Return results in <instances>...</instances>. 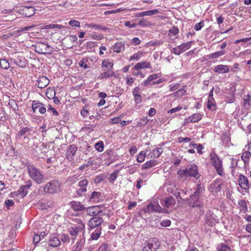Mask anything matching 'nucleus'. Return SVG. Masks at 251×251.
Segmentation results:
<instances>
[{
	"mask_svg": "<svg viewBox=\"0 0 251 251\" xmlns=\"http://www.w3.org/2000/svg\"><path fill=\"white\" fill-rule=\"evenodd\" d=\"M61 182L57 179H53L40 186L39 191H42L45 194L54 195L61 191Z\"/></svg>",
	"mask_w": 251,
	"mask_h": 251,
	"instance_id": "nucleus-1",
	"label": "nucleus"
},
{
	"mask_svg": "<svg viewBox=\"0 0 251 251\" xmlns=\"http://www.w3.org/2000/svg\"><path fill=\"white\" fill-rule=\"evenodd\" d=\"M27 170L30 177L37 184H41L45 182L46 178L43 173L33 165H28Z\"/></svg>",
	"mask_w": 251,
	"mask_h": 251,
	"instance_id": "nucleus-2",
	"label": "nucleus"
},
{
	"mask_svg": "<svg viewBox=\"0 0 251 251\" xmlns=\"http://www.w3.org/2000/svg\"><path fill=\"white\" fill-rule=\"evenodd\" d=\"M68 232L72 236V239L73 242H74L79 233H82V236H84L85 225L82 222H80L77 225L71 224L68 228Z\"/></svg>",
	"mask_w": 251,
	"mask_h": 251,
	"instance_id": "nucleus-3",
	"label": "nucleus"
},
{
	"mask_svg": "<svg viewBox=\"0 0 251 251\" xmlns=\"http://www.w3.org/2000/svg\"><path fill=\"white\" fill-rule=\"evenodd\" d=\"M177 174L180 178L184 176H191L198 179L200 176L198 171L197 166L195 165H191L190 167L185 169L180 170L177 171Z\"/></svg>",
	"mask_w": 251,
	"mask_h": 251,
	"instance_id": "nucleus-4",
	"label": "nucleus"
},
{
	"mask_svg": "<svg viewBox=\"0 0 251 251\" xmlns=\"http://www.w3.org/2000/svg\"><path fill=\"white\" fill-rule=\"evenodd\" d=\"M33 46L35 48L36 52L39 54H50L54 50V49L47 42H38Z\"/></svg>",
	"mask_w": 251,
	"mask_h": 251,
	"instance_id": "nucleus-5",
	"label": "nucleus"
},
{
	"mask_svg": "<svg viewBox=\"0 0 251 251\" xmlns=\"http://www.w3.org/2000/svg\"><path fill=\"white\" fill-rule=\"evenodd\" d=\"M209 157L211 163L216 169L217 174L221 176H224L225 175V172L222 168V161L220 159L218 155L214 152H211L210 154Z\"/></svg>",
	"mask_w": 251,
	"mask_h": 251,
	"instance_id": "nucleus-6",
	"label": "nucleus"
},
{
	"mask_svg": "<svg viewBox=\"0 0 251 251\" xmlns=\"http://www.w3.org/2000/svg\"><path fill=\"white\" fill-rule=\"evenodd\" d=\"M160 246V242L156 238H153L147 242V245L143 249V251H155Z\"/></svg>",
	"mask_w": 251,
	"mask_h": 251,
	"instance_id": "nucleus-7",
	"label": "nucleus"
},
{
	"mask_svg": "<svg viewBox=\"0 0 251 251\" xmlns=\"http://www.w3.org/2000/svg\"><path fill=\"white\" fill-rule=\"evenodd\" d=\"M31 129L28 127H21L19 131L16 135V138L17 139H23V141L28 142L29 138L27 135L30 134Z\"/></svg>",
	"mask_w": 251,
	"mask_h": 251,
	"instance_id": "nucleus-8",
	"label": "nucleus"
},
{
	"mask_svg": "<svg viewBox=\"0 0 251 251\" xmlns=\"http://www.w3.org/2000/svg\"><path fill=\"white\" fill-rule=\"evenodd\" d=\"M146 212L151 213L153 211L167 213L168 212V210L160 206L158 204H153L152 203L149 204L145 209Z\"/></svg>",
	"mask_w": 251,
	"mask_h": 251,
	"instance_id": "nucleus-9",
	"label": "nucleus"
},
{
	"mask_svg": "<svg viewBox=\"0 0 251 251\" xmlns=\"http://www.w3.org/2000/svg\"><path fill=\"white\" fill-rule=\"evenodd\" d=\"M238 182L240 187L248 191L250 188L249 182L248 178L242 174H240L238 177Z\"/></svg>",
	"mask_w": 251,
	"mask_h": 251,
	"instance_id": "nucleus-10",
	"label": "nucleus"
},
{
	"mask_svg": "<svg viewBox=\"0 0 251 251\" xmlns=\"http://www.w3.org/2000/svg\"><path fill=\"white\" fill-rule=\"evenodd\" d=\"M31 108L34 113L35 112L37 109H38L39 113L42 114H45L47 111L44 104L38 100L33 101Z\"/></svg>",
	"mask_w": 251,
	"mask_h": 251,
	"instance_id": "nucleus-11",
	"label": "nucleus"
},
{
	"mask_svg": "<svg viewBox=\"0 0 251 251\" xmlns=\"http://www.w3.org/2000/svg\"><path fill=\"white\" fill-rule=\"evenodd\" d=\"M77 150L75 145L72 144L70 145L66 151V157L69 161H72L74 159V155Z\"/></svg>",
	"mask_w": 251,
	"mask_h": 251,
	"instance_id": "nucleus-12",
	"label": "nucleus"
},
{
	"mask_svg": "<svg viewBox=\"0 0 251 251\" xmlns=\"http://www.w3.org/2000/svg\"><path fill=\"white\" fill-rule=\"evenodd\" d=\"M103 220L100 217H94L92 218L89 222V226L90 228V230H92L95 227L100 228V226Z\"/></svg>",
	"mask_w": 251,
	"mask_h": 251,
	"instance_id": "nucleus-13",
	"label": "nucleus"
},
{
	"mask_svg": "<svg viewBox=\"0 0 251 251\" xmlns=\"http://www.w3.org/2000/svg\"><path fill=\"white\" fill-rule=\"evenodd\" d=\"M162 205L166 208H171L175 206L176 204V200L172 197H168L165 198L161 202Z\"/></svg>",
	"mask_w": 251,
	"mask_h": 251,
	"instance_id": "nucleus-14",
	"label": "nucleus"
},
{
	"mask_svg": "<svg viewBox=\"0 0 251 251\" xmlns=\"http://www.w3.org/2000/svg\"><path fill=\"white\" fill-rule=\"evenodd\" d=\"M103 199V195L100 192L94 191L92 193L89 201L93 202H98Z\"/></svg>",
	"mask_w": 251,
	"mask_h": 251,
	"instance_id": "nucleus-15",
	"label": "nucleus"
},
{
	"mask_svg": "<svg viewBox=\"0 0 251 251\" xmlns=\"http://www.w3.org/2000/svg\"><path fill=\"white\" fill-rule=\"evenodd\" d=\"M50 83V80L45 76H42L38 78L37 81V85L41 89L46 87Z\"/></svg>",
	"mask_w": 251,
	"mask_h": 251,
	"instance_id": "nucleus-16",
	"label": "nucleus"
},
{
	"mask_svg": "<svg viewBox=\"0 0 251 251\" xmlns=\"http://www.w3.org/2000/svg\"><path fill=\"white\" fill-rule=\"evenodd\" d=\"M86 212L91 216H96L101 212L100 205L89 206L86 209Z\"/></svg>",
	"mask_w": 251,
	"mask_h": 251,
	"instance_id": "nucleus-17",
	"label": "nucleus"
},
{
	"mask_svg": "<svg viewBox=\"0 0 251 251\" xmlns=\"http://www.w3.org/2000/svg\"><path fill=\"white\" fill-rule=\"evenodd\" d=\"M200 195L198 194L194 193L193 195H192L190 198V201H191L189 202V205L193 207L201 206V204L198 201Z\"/></svg>",
	"mask_w": 251,
	"mask_h": 251,
	"instance_id": "nucleus-18",
	"label": "nucleus"
},
{
	"mask_svg": "<svg viewBox=\"0 0 251 251\" xmlns=\"http://www.w3.org/2000/svg\"><path fill=\"white\" fill-rule=\"evenodd\" d=\"M22 14L25 17H29L33 16L35 13V9L32 6H25L21 10Z\"/></svg>",
	"mask_w": 251,
	"mask_h": 251,
	"instance_id": "nucleus-19",
	"label": "nucleus"
},
{
	"mask_svg": "<svg viewBox=\"0 0 251 251\" xmlns=\"http://www.w3.org/2000/svg\"><path fill=\"white\" fill-rule=\"evenodd\" d=\"M151 64L150 62L144 61L137 63L134 66V69L138 71L140 69L145 68H151Z\"/></svg>",
	"mask_w": 251,
	"mask_h": 251,
	"instance_id": "nucleus-20",
	"label": "nucleus"
},
{
	"mask_svg": "<svg viewBox=\"0 0 251 251\" xmlns=\"http://www.w3.org/2000/svg\"><path fill=\"white\" fill-rule=\"evenodd\" d=\"M213 70L215 73L224 74L228 73L229 72V69L228 66L224 65H218L214 67Z\"/></svg>",
	"mask_w": 251,
	"mask_h": 251,
	"instance_id": "nucleus-21",
	"label": "nucleus"
},
{
	"mask_svg": "<svg viewBox=\"0 0 251 251\" xmlns=\"http://www.w3.org/2000/svg\"><path fill=\"white\" fill-rule=\"evenodd\" d=\"M61 244V242L59 238L54 236L51 235L50 237L49 240V245L52 247H57Z\"/></svg>",
	"mask_w": 251,
	"mask_h": 251,
	"instance_id": "nucleus-22",
	"label": "nucleus"
},
{
	"mask_svg": "<svg viewBox=\"0 0 251 251\" xmlns=\"http://www.w3.org/2000/svg\"><path fill=\"white\" fill-rule=\"evenodd\" d=\"M70 204L71 207L76 211H81L85 209V207L79 201H72Z\"/></svg>",
	"mask_w": 251,
	"mask_h": 251,
	"instance_id": "nucleus-23",
	"label": "nucleus"
},
{
	"mask_svg": "<svg viewBox=\"0 0 251 251\" xmlns=\"http://www.w3.org/2000/svg\"><path fill=\"white\" fill-rule=\"evenodd\" d=\"M85 239L84 237L81 238L79 241L73 247V251H81L83 248Z\"/></svg>",
	"mask_w": 251,
	"mask_h": 251,
	"instance_id": "nucleus-24",
	"label": "nucleus"
},
{
	"mask_svg": "<svg viewBox=\"0 0 251 251\" xmlns=\"http://www.w3.org/2000/svg\"><path fill=\"white\" fill-rule=\"evenodd\" d=\"M158 164V161L156 160H150V161H147L142 165V169H148L154 167Z\"/></svg>",
	"mask_w": 251,
	"mask_h": 251,
	"instance_id": "nucleus-25",
	"label": "nucleus"
},
{
	"mask_svg": "<svg viewBox=\"0 0 251 251\" xmlns=\"http://www.w3.org/2000/svg\"><path fill=\"white\" fill-rule=\"evenodd\" d=\"M158 10L157 9H154L152 10H149L146 11H144L141 13H137L135 15L136 17H142L147 16H151L152 15L156 14L158 13Z\"/></svg>",
	"mask_w": 251,
	"mask_h": 251,
	"instance_id": "nucleus-26",
	"label": "nucleus"
},
{
	"mask_svg": "<svg viewBox=\"0 0 251 251\" xmlns=\"http://www.w3.org/2000/svg\"><path fill=\"white\" fill-rule=\"evenodd\" d=\"M201 119V115L199 113H195L190 116L186 119V122L188 123H196L199 122Z\"/></svg>",
	"mask_w": 251,
	"mask_h": 251,
	"instance_id": "nucleus-27",
	"label": "nucleus"
},
{
	"mask_svg": "<svg viewBox=\"0 0 251 251\" xmlns=\"http://www.w3.org/2000/svg\"><path fill=\"white\" fill-rule=\"evenodd\" d=\"M187 87L184 85L181 89H178L177 91L172 94L173 97H180L184 95L187 91Z\"/></svg>",
	"mask_w": 251,
	"mask_h": 251,
	"instance_id": "nucleus-28",
	"label": "nucleus"
},
{
	"mask_svg": "<svg viewBox=\"0 0 251 251\" xmlns=\"http://www.w3.org/2000/svg\"><path fill=\"white\" fill-rule=\"evenodd\" d=\"M238 204L239 206L240 212L246 213L248 211V206L245 201L244 200H240L238 201Z\"/></svg>",
	"mask_w": 251,
	"mask_h": 251,
	"instance_id": "nucleus-29",
	"label": "nucleus"
},
{
	"mask_svg": "<svg viewBox=\"0 0 251 251\" xmlns=\"http://www.w3.org/2000/svg\"><path fill=\"white\" fill-rule=\"evenodd\" d=\"M163 150L162 148H157L152 151L151 152V157L157 158L163 152Z\"/></svg>",
	"mask_w": 251,
	"mask_h": 251,
	"instance_id": "nucleus-30",
	"label": "nucleus"
},
{
	"mask_svg": "<svg viewBox=\"0 0 251 251\" xmlns=\"http://www.w3.org/2000/svg\"><path fill=\"white\" fill-rule=\"evenodd\" d=\"M14 62L21 68H25L26 66L25 59L22 57L14 59Z\"/></svg>",
	"mask_w": 251,
	"mask_h": 251,
	"instance_id": "nucleus-31",
	"label": "nucleus"
},
{
	"mask_svg": "<svg viewBox=\"0 0 251 251\" xmlns=\"http://www.w3.org/2000/svg\"><path fill=\"white\" fill-rule=\"evenodd\" d=\"M124 45L121 42L117 43L113 46V50L114 51L116 52H120L121 51L124 50Z\"/></svg>",
	"mask_w": 251,
	"mask_h": 251,
	"instance_id": "nucleus-32",
	"label": "nucleus"
},
{
	"mask_svg": "<svg viewBox=\"0 0 251 251\" xmlns=\"http://www.w3.org/2000/svg\"><path fill=\"white\" fill-rule=\"evenodd\" d=\"M250 156L251 157V153L248 151H245L242 153L241 159L245 164H248Z\"/></svg>",
	"mask_w": 251,
	"mask_h": 251,
	"instance_id": "nucleus-33",
	"label": "nucleus"
},
{
	"mask_svg": "<svg viewBox=\"0 0 251 251\" xmlns=\"http://www.w3.org/2000/svg\"><path fill=\"white\" fill-rule=\"evenodd\" d=\"M226 52L224 50H220L216 52H215L213 53H211L208 55L209 58L210 59H215L218 58L220 56H221L225 54Z\"/></svg>",
	"mask_w": 251,
	"mask_h": 251,
	"instance_id": "nucleus-34",
	"label": "nucleus"
},
{
	"mask_svg": "<svg viewBox=\"0 0 251 251\" xmlns=\"http://www.w3.org/2000/svg\"><path fill=\"white\" fill-rule=\"evenodd\" d=\"M207 107L208 109L214 111L215 109V100L214 98H208L207 103Z\"/></svg>",
	"mask_w": 251,
	"mask_h": 251,
	"instance_id": "nucleus-35",
	"label": "nucleus"
},
{
	"mask_svg": "<svg viewBox=\"0 0 251 251\" xmlns=\"http://www.w3.org/2000/svg\"><path fill=\"white\" fill-rule=\"evenodd\" d=\"M101 233V228H96V229L92 232L91 238L92 240H97Z\"/></svg>",
	"mask_w": 251,
	"mask_h": 251,
	"instance_id": "nucleus-36",
	"label": "nucleus"
},
{
	"mask_svg": "<svg viewBox=\"0 0 251 251\" xmlns=\"http://www.w3.org/2000/svg\"><path fill=\"white\" fill-rule=\"evenodd\" d=\"M28 191H26L23 186H21L16 192L17 195L21 198H24L27 194Z\"/></svg>",
	"mask_w": 251,
	"mask_h": 251,
	"instance_id": "nucleus-37",
	"label": "nucleus"
},
{
	"mask_svg": "<svg viewBox=\"0 0 251 251\" xmlns=\"http://www.w3.org/2000/svg\"><path fill=\"white\" fill-rule=\"evenodd\" d=\"M193 43H194L193 41H190V42L183 43V44H181L180 45H179L182 52H183L185 51L186 50L189 49L191 48V45Z\"/></svg>",
	"mask_w": 251,
	"mask_h": 251,
	"instance_id": "nucleus-38",
	"label": "nucleus"
},
{
	"mask_svg": "<svg viewBox=\"0 0 251 251\" xmlns=\"http://www.w3.org/2000/svg\"><path fill=\"white\" fill-rule=\"evenodd\" d=\"M0 66L1 68L5 70H7L10 67L9 63L5 59H0Z\"/></svg>",
	"mask_w": 251,
	"mask_h": 251,
	"instance_id": "nucleus-39",
	"label": "nucleus"
},
{
	"mask_svg": "<svg viewBox=\"0 0 251 251\" xmlns=\"http://www.w3.org/2000/svg\"><path fill=\"white\" fill-rule=\"evenodd\" d=\"M106 178V176L104 174L100 175L96 177L94 179V182L96 184L99 183L104 180Z\"/></svg>",
	"mask_w": 251,
	"mask_h": 251,
	"instance_id": "nucleus-40",
	"label": "nucleus"
},
{
	"mask_svg": "<svg viewBox=\"0 0 251 251\" xmlns=\"http://www.w3.org/2000/svg\"><path fill=\"white\" fill-rule=\"evenodd\" d=\"M146 157V152L141 151L137 156V161L139 163H142L144 161Z\"/></svg>",
	"mask_w": 251,
	"mask_h": 251,
	"instance_id": "nucleus-41",
	"label": "nucleus"
},
{
	"mask_svg": "<svg viewBox=\"0 0 251 251\" xmlns=\"http://www.w3.org/2000/svg\"><path fill=\"white\" fill-rule=\"evenodd\" d=\"M143 52L139 51L136 53L133 54L132 56L130 57L129 61L132 60H138L142 56Z\"/></svg>",
	"mask_w": 251,
	"mask_h": 251,
	"instance_id": "nucleus-42",
	"label": "nucleus"
},
{
	"mask_svg": "<svg viewBox=\"0 0 251 251\" xmlns=\"http://www.w3.org/2000/svg\"><path fill=\"white\" fill-rule=\"evenodd\" d=\"M251 105V94L248 95L244 100V105L246 108H249Z\"/></svg>",
	"mask_w": 251,
	"mask_h": 251,
	"instance_id": "nucleus-43",
	"label": "nucleus"
},
{
	"mask_svg": "<svg viewBox=\"0 0 251 251\" xmlns=\"http://www.w3.org/2000/svg\"><path fill=\"white\" fill-rule=\"evenodd\" d=\"M217 249L219 251H231L230 247L223 244L219 245Z\"/></svg>",
	"mask_w": 251,
	"mask_h": 251,
	"instance_id": "nucleus-44",
	"label": "nucleus"
},
{
	"mask_svg": "<svg viewBox=\"0 0 251 251\" xmlns=\"http://www.w3.org/2000/svg\"><path fill=\"white\" fill-rule=\"evenodd\" d=\"M179 32L178 28L176 26H173L169 30V35L173 36L176 35Z\"/></svg>",
	"mask_w": 251,
	"mask_h": 251,
	"instance_id": "nucleus-45",
	"label": "nucleus"
},
{
	"mask_svg": "<svg viewBox=\"0 0 251 251\" xmlns=\"http://www.w3.org/2000/svg\"><path fill=\"white\" fill-rule=\"evenodd\" d=\"M149 120L146 117H143L140 119L137 123V126H143L147 125L148 123Z\"/></svg>",
	"mask_w": 251,
	"mask_h": 251,
	"instance_id": "nucleus-46",
	"label": "nucleus"
},
{
	"mask_svg": "<svg viewBox=\"0 0 251 251\" xmlns=\"http://www.w3.org/2000/svg\"><path fill=\"white\" fill-rule=\"evenodd\" d=\"M138 24L141 26H148L151 25L150 23L145 19L140 20Z\"/></svg>",
	"mask_w": 251,
	"mask_h": 251,
	"instance_id": "nucleus-47",
	"label": "nucleus"
},
{
	"mask_svg": "<svg viewBox=\"0 0 251 251\" xmlns=\"http://www.w3.org/2000/svg\"><path fill=\"white\" fill-rule=\"evenodd\" d=\"M180 84L179 83H174L171 84L169 85V87L170 89V91L171 92L175 91L176 90H178L179 88Z\"/></svg>",
	"mask_w": 251,
	"mask_h": 251,
	"instance_id": "nucleus-48",
	"label": "nucleus"
},
{
	"mask_svg": "<svg viewBox=\"0 0 251 251\" xmlns=\"http://www.w3.org/2000/svg\"><path fill=\"white\" fill-rule=\"evenodd\" d=\"M204 25V21H201L196 24L194 26V29L196 31L200 30Z\"/></svg>",
	"mask_w": 251,
	"mask_h": 251,
	"instance_id": "nucleus-49",
	"label": "nucleus"
},
{
	"mask_svg": "<svg viewBox=\"0 0 251 251\" xmlns=\"http://www.w3.org/2000/svg\"><path fill=\"white\" fill-rule=\"evenodd\" d=\"M69 24L72 27H80V23L78 21L71 20L69 21Z\"/></svg>",
	"mask_w": 251,
	"mask_h": 251,
	"instance_id": "nucleus-50",
	"label": "nucleus"
},
{
	"mask_svg": "<svg viewBox=\"0 0 251 251\" xmlns=\"http://www.w3.org/2000/svg\"><path fill=\"white\" fill-rule=\"evenodd\" d=\"M171 52L176 55H179L182 53L179 46H177V47L174 48Z\"/></svg>",
	"mask_w": 251,
	"mask_h": 251,
	"instance_id": "nucleus-51",
	"label": "nucleus"
},
{
	"mask_svg": "<svg viewBox=\"0 0 251 251\" xmlns=\"http://www.w3.org/2000/svg\"><path fill=\"white\" fill-rule=\"evenodd\" d=\"M204 190L203 187H202L201 184H198L196 186V190L194 193L198 194L200 196V194Z\"/></svg>",
	"mask_w": 251,
	"mask_h": 251,
	"instance_id": "nucleus-52",
	"label": "nucleus"
},
{
	"mask_svg": "<svg viewBox=\"0 0 251 251\" xmlns=\"http://www.w3.org/2000/svg\"><path fill=\"white\" fill-rule=\"evenodd\" d=\"M96 149L100 152L103 151V143L102 141H100L97 143L96 145Z\"/></svg>",
	"mask_w": 251,
	"mask_h": 251,
	"instance_id": "nucleus-53",
	"label": "nucleus"
},
{
	"mask_svg": "<svg viewBox=\"0 0 251 251\" xmlns=\"http://www.w3.org/2000/svg\"><path fill=\"white\" fill-rule=\"evenodd\" d=\"M78 64L80 67H83L85 69H86L88 68V66L87 63V61L85 60L84 59H81L79 62Z\"/></svg>",
	"mask_w": 251,
	"mask_h": 251,
	"instance_id": "nucleus-54",
	"label": "nucleus"
},
{
	"mask_svg": "<svg viewBox=\"0 0 251 251\" xmlns=\"http://www.w3.org/2000/svg\"><path fill=\"white\" fill-rule=\"evenodd\" d=\"M32 185V181L30 180H28V181H27L25 182V185H22V186H23V187L25 188V189L26 191H28V190L30 188V187H31Z\"/></svg>",
	"mask_w": 251,
	"mask_h": 251,
	"instance_id": "nucleus-55",
	"label": "nucleus"
},
{
	"mask_svg": "<svg viewBox=\"0 0 251 251\" xmlns=\"http://www.w3.org/2000/svg\"><path fill=\"white\" fill-rule=\"evenodd\" d=\"M86 187H80V188H79L77 191V194L79 196H83L84 194L86 192Z\"/></svg>",
	"mask_w": 251,
	"mask_h": 251,
	"instance_id": "nucleus-56",
	"label": "nucleus"
},
{
	"mask_svg": "<svg viewBox=\"0 0 251 251\" xmlns=\"http://www.w3.org/2000/svg\"><path fill=\"white\" fill-rule=\"evenodd\" d=\"M61 240L63 242L69 243L70 241V238L67 234H63L61 236Z\"/></svg>",
	"mask_w": 251,
	"mask_h": 251,
	"instance_id": "nucleus-57",
	"label": "nucleus"
},
{
	"mask_svg": "<svg viewBox=\"0 0 251 251\" xmlns=\"http://www.w3.org/2000/svg\"><path fill=\"white\" fill-rule=\"evenodd\" d=\"M4 203L6 208L9 209L11 206L14 205V202L12 200H8L5 201Z\"/></svg>",
	"mask_w": 251,
	"mask_h": 251,
	"instance_id": "nucleus-58",
	"label": "nucleus"
},
{
	"mask_svg": "<svg viewBox=\"0 0 251 251\" xmlns=\"http://www.w3.org/2000/svg\"><path fill=\"white\" fill-rule=\"evenodd\" d=\"M110 65V62L108 60H104L102 61V68L106 70L108 66Z\"/></svg>",
	"mask_w": 251,
	"mask_h": 251,
	"instance_id": "nucleus-59",
	"label": "nucleus"
},
{
	"mask_svg": "<svg viewBox=\"0 0 251 251\" xmlns=\"http://www.w3.org/2000/svg\"><path fill=\"white\" fill-rule=\"evenodd\" d=\"M126 79V84L129 86L132 85L134 81V79L132 77L127 76Z\"/></svg>",
	"mask_w": 251,
	"mask_h": 251,
	"instance_id": "nucleus-60",
	"label": "nucleus"
},
{
	"mask_svg": "<svg viewBox=\"0 0 251 251\" xmlns=\"http://www.w3.org/2000/svg\"><path fill=\"white\" fill-rule=\"evenodd\" d=\"M137 151V149L135 146H131L129 150L130 154L133 156Z\"/></svg>",
	"mask_w": 251,
	"mask_h": 251,
	"instance_id": "nucleus-61",
	"label": "nucleus"
},
{
	"mask_svg": "<svg viewBox=\"0 0 251 251\" xmlns=\"http://www.w3.org/2000/svg\"><path fill=\"white\" fill-rule=\"evenodd\" d=\"M159 77V75L158 74H154L151 75H150L147 78L151 82L153 80H155L156 78H158Z\"/></svg>",
	"mask_w": 251,
	"mask_h": 251,
	"instance_id": "nucleus-62",
	"label": "nucleus"
},
{
	"mask_svg": "<svg viewBox=\"0 0 251 251\" xmlns=\"http://www.w3.org/2000/svg\"><path fill=\"white\" fill-rule=\"evenodd\" d=\"M80 113L81 115L84 117H86L88 116V111L87 109L86 106H84L83 107L82 110L81 111Z\"/></svg>",
	"mask_w": 251,
	"mask_h": 251,
	"instance_id": "nucleus-63",
	"label": "nucleus"
},
{
	"mask_svg": "<svg viewBox=\"0 0 251 251\" xmlns=\"http://www.w3.org/2000/svg\"><path fill=\"white\" fill-rule=\"evenodd\" d=\"M33 243L37 244L41 240V236L38 234H35L33 237Z\"/></svg>",
	"mask_w": 251,
	"mask_h": 251,
	"instance_id": "nucleus-64",
	"label": "nucleus"
}]
</instances>
